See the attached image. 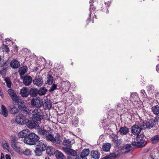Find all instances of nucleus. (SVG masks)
Listing matches in <instances>:
<instances>
[{
	"label": "nucleus",
	"mask_w": 159,
	"mask_h": 159,
	"mask_svg": "<svg viewBox=\"0 0 159 159\" xmlns=\"http://www.w3.org/2000/svg\"><path fill=\"white\" fill-rule=\"evenodd\" d=\"M39 134L42 136L43 138L45 139L48 141H50L54 143L60 144L61 142L59 139H56L54 137L53 134L49 133L47 130L43 129H39L38 130Z\"/></svg>",
	"instance_id": "1"
},
{
	"label": "nucleus",
	"mask_w": 159,
	"mask_h": 159,
	"mask_svg": "<svg viewBox=\"0 0 159 159\" xmlns=\"http://www.w3.org/2000/svg\"><path fill=\"white\" fill-rule=\"evenodd\" d=\"M146 137L143 135H137L134 141L132 143V145L137 148L143 147L147 144Z\"/></svg>",
	"instance_id": "2"
},
{
	"label": "nucleus",
	"mask_w": 159,
	"mask_h": 159,
	"mask_svg": "<svg viewBox=\"0 0 159 159\" xmlns=\"http://www.w3.org/2000/svg\"><path fill=\"white\" fill-rule=\"evenodd\" d=\"M39 139V137L34 133H31L29 134L27 137L24 139V142L28 145H35Z\"/></svg>",
	"instance_id": "3"
},
{
	"label": "nucleus",
	"mask_w": 159,
	"mask_h": 159,
	"mask_svg": "<svg viewBox=\"0 0 159 159\" xmlns=\"http://www.w3.org/2000/svg\"><path fill=\"white\" fill-rule=\"evenodd\" d=\"M33 118L34 120L40 121L43 118V113L39 109H35L31 113Z\"/></svg>",
	"instance_id": "4"
},
{
	"label": "nucleus",
	"mask_w": 159,
	"mask_h": 159,
	"mask_svg": "<svg viewBox=\"0 0 159 159\" xmlns=\"http://www.w3.org/2000/svg\"><path fill=\"white\" fill-rule=\"evenodd\" d=\"M155 120H153V119L148 120L145 122L141 121L139 123V125L141 127H143V129L148 128L149 129H151L155 126Z\"/></svg>",
	"instance_id": "5"
},
{
	"label": "nucleus",
	"mask_w": 159,
	"mask_h": 159,
	"mask_svg": "<svg viewBox=\"0 0 159 159\" xmlns=\"http://www.w3.org/2000/svg\"><path fill=\"white\" fill-rule=\"evenodd\" d=\"M30 102L32 106L37 108H40L43 105V100L39 97L33 98Z\"/></svg>",
	"instance_id": "6"
},
{
	"label": "nucleus",
	"mask_w": 159,
	"mask_h": 159,
	"mask_svg": "<svg viewBox=\"0 0 159 159\" xmlns=\"http://www.w3.org/2000/svg\"><path fill=\"white\" fill-rule=\"evenodd\" d=\"M143 127L139 125H139H134L131 127V132L134 135H138L141 131Z\"/></svg>",
	"instance_id": "7"
},
{
	"label": "nucleus",
	"mask_w": 159,
	"mask_h": 159,
	"mask_svg": "<svg viewBox=\"0 0 159 159\" xmlns=\"http://www.w3.org/2000/svg\"><path fill=\"white\" fill-rule=\"evenodd\" d=\"M89 154V150L88 149H84L83 150L80 155H78L76 159H87V157Z\"/></svg>",
	"instance_id": "8"
},
{
	"label": "nucleus",
	"mask_w": 159,
	"mask_h": 159,
	"mask_svg": "<svg viewBox=\"0 0 159 159\" xmlns=\"http://www.w3.org/2000/svg\"><path fill=\"white\" fill-rule=\"evenodd\" d=\"M7 92L13 101L16 103L19 102V97L17 96L14 90L11 89H8Z\"/></svg>",
	"instance_id": "9"
},
{
	"label": "nucleus",
	"mask_w": 159,
	"mask_h": 159,
	"mask_svg": "<svg viewBox=\"0 0 159 159\" xmlns=\"http://www.w3.org/2000/svg\"><path fill=\"white\" fill-rule=\"evenodd\" d=\"M26 119L25 116L20 114L16 116V120L17 123L22 125L26 123Z\"/></svg>",
	"instance_id": "10"
},
{
	"label": "nucleus",
	"mask_w": 159,
	"mask_h": 159,
	"mask_svg": "<svg viewBox=\"0 0 159 159\" xmlns=\"http://www.w3.org/2000/svg\"><path fill=\"white\" fill-rule=\"evenodd\" d=\"M33 83L35 85L38 86H41L43 83V78L40 76L35 77L33 80Z\"/></svg>",
	"instance_id": "11"
},
{
	"label": "nucleus",
	"mask_w": 159,
	"mask_h": 159,
	"mask_svg": "<svg viewBox=\"0 0 159 159\" xmlns=\"http://www.w3.org/2000/svg\"><path fill=\"white\" fill-rule=\"evenodd\" d=\"M32 78L29 75H26L24 76L23 78V83L26 86L30 85L32 83Z\"/></svg>",
	"instance_id": "12"
},
{
	"label": "nucleus",
	"mask_w": 159,
	"mask_h": 159,
	"mask_svg": "<svg viewBox=\"0 0 159 159\" xmlns=\"http://www.w3.org/2000/svg\"><path fill=\"white\" fill-rule=\"evenodd\" d=\"M17 143L16 140L13 139L11 142V146L18 153L20 152V151L21 148L17 146Z\"/></svg>",
	"instance_id": "13"
},
{
	"label": "nucleus",
	"mask_w": 159,
	"mask_h": 159,
	"mask_svg": "<svg viewBox=\"0 0 159 159\" xmlns=\"http://www.w3.org/2000/svg\"><path fill=\"white\" fill-rule=\"evenodd\" d=\"M70 86V83L68 81H63V88L61 89V92L65 93L67 92L69 89Z\"/></svg>",
	"instance_id": "14"
},
{
	"label": "nucleus",
	"mask_w": 159,
	"mask_h": 159,
	"mask_svg": "<svg viewBox=\"0 0 159 159\" xmlns=\"http://www.w3.org/2000/svg\"><path fill=\"white\" fill-rule=\"evenodd\" d=\"M20 103H21V105L18 106L19 108V109L20 110L24 113L27 114L29 110L25 106V103L22 101H21L20 102Z\"/></svg>",
	"instance_id": "15"
},
{
	"label": "nucleus",
	"mask_w": 159,
	"mask_h": 159,
	"mask_svg": "<svg viewBox=\"0 0 159 159\" xmlns=\"http://www.w3.org/2000/svg\"><path fill=\"white\" fill-rule=\"evenodd\" d=\"M36 147L39 149L45 150L46 149V145L42 141H38L35 144Z\"/></svg>",
	"instance_id": "16"
},
{
	"label": "nucleus",
	"mask_w": 159,
	"mask_h": 159,
	"mask_svg": "<svg viewBox=\"0 0 159 159\" xmlns=\"http://www.w3.org/2000/svg\"><path fill=\"white\" fill-rule=\"evenodd\" d=\"M20 94L23 97H27L30 94L29 89L27 88H23L20 90Z\"/></svg>",
	"instance_id": "17"
},
{
	"label": "nucleus",
	"mask_w": 159,
	"mask_h": 159,
	"mask_svg": "<svg viewBox=\"0 0 159 159\" xmlns=\"http://www.w3.org/2000/svg\"><path fill=\"white\" fill-rule=\"evenodd\" d=\"M10 66L13 68H17L20 66V63L17 60L13 59L10 63Z\"/></svg>",
	"instance_id": "18"
},
{
	"label": "nucleus",
	"mask_w": 159,
	"mask_h": 159,
	"mask_svg": "<svg viewBox=\"0 0 159 159\" xmlns=\"http://www.w3.org/2000/svg\"><path fill=\"white\" fill-rule=\"evenodd\" d=\"M46 152L47 154L51 156V155L55 154V152L57 151L55 149L52 147H48L46 148Z\"/></svg>",
	"instance_id": "19"
},
{
	"label": "nucleus",
	"mask_w": 159,
	"mask_h": 159,
	"mask_svg": "<svg viewBox=\"0 0 159 159\" xmlns=\"http://www.w3.org/2000/svg\"><path fill=\"white\" fill-rule=\"evenodd\" d=\"M64 151L69 155L73 156H77V152L74 150L70 148H65Z\"/></svg>",
	"instance_id": "20"
},
{
	"label": "nucleus",
	"mask_w": 159,
	"mask_h": 159,
	"mask_svg": "<svg viewBox=\"0 0 159 159\" xmlns=\"http://www.w3.org/2000/svg\"><path fill=\"white\" fill-rule=\"evenodd\" d=\"M43 105L45 110L50 109L52 105L50 101L48 99L45 100L44 103Z\"/></svg>",
	"instance_id": "21"
},
{
	"label": "nucleus",
	"mask_w": 159,
	"mask_h": 159,
	"mask_svg": "<svg viewBox=\"0 0 159 159\" xmlns=\"http://www.w3.org/2000/svg\"><path fill=\"white\" fill-rule=\"evenodd\" d=\"M29 134V132L28 129H24L19 133L18 136L20 138H25L27 137Z\"/></svg>",
	"instance_id": "22"
},
{
	"label": "nucleus",
	"mask_w": 159,
	"mask_h": 159,
	"mask_svg": "<svg viewBox=\"0 0 159 159\" xmlns=\"http://www.w3.org/2000/svg\"><path fill=\"white\" fill-rule=\"evenodd\" d=\"M10 111L12 114H16L19 111L18 109L15 105H11L9 106Z\"/></svg>",
	"instance_id": "23"
},
{
	"label": "nucleus",
	"mask_w": 159,
	"mask_h": 159,
	"mask_svg": "<svg viewBox=\"0 0 159 159\" xmlns=\"http://www.w3.org/2000/svg\"><path fill=\"white\" fill-rule=\"evenodd\" d=\"M129 132V129L126 127H123L120 128L119 132L122 135H125Z\"/></svg>",
	"instance_id": "24"
},
{
	"label": "nucleus",
	"mask_w": 159,
	"mask_h": 159,
	"mask_svg": "<svg viewBox=\"0 0 159 159\" xmlns=\"http://www.w3.org/2000/svg\"><path fill=\"white\" fill-rule=\"evenodd\" d=\"M27 126L28 128L32 129L36 127V122L32 120H29L26 123Z\"/></svg>",
	"instance_id": "25"
},
{
	"label": "nucleus",
	"mask_w": 159,
	"mask_h": 159,
	"mask_svg": "<svg viewBox=\"0 0 159 159\" xmlns=\"http://www.w3.org/2000/svg\"><path fill=\"white\" fill-rule=\"evenodd\" d=\"M63 145L66 148H70L71 147V141L70 139H65L63 142Z\"/></svg>",
	"instance_id": "26"
},
{
	"label": "nucleus",
	"mask_w": 159,
	"mask_h": 159,
	"mask_svg": "<svg viewBox=\"0 0 159 159\" xmlns=\"http://www.w3.org/2000/svg\"><path fill=\"white\" fill-rule=\"evenodd\" d=\"M30 96L32 97L36 96L38 94V90L36 88H31L30 89Z\"/></svg>",
	"instance_id": "27"
},
{
	"label": "nucleus",
	"mask_w": 159,
	"mask_h": 159,
	"mask_svg": "<svg viewBox=\"0 0 159 159\" xmlns=\"http://www.w3.org/2000/svg\"><path fill=\"white\" fill-rule=\"evenodd\" d=\"M0 113L4 117H7L8 115V112L6 107L3 105L1 106V111Z\"/></svg>",
	"instance_id": "28"
},
{
	"label": "nucleus",
	"mask_w": 159,
	"mask_h": 159,
	"mask_svg": "<svg viewBox=\"0 0 159 159\" xmlns=\"http://www.w3.org/2000/svg\"><path fill=\"white\" fill-rule=\"evenodd\" d=\"M151 110L154 114L157 115L159 114V106L156 105L153 106L152 107Z\"/></svg>",
	"instance_id": "29"
},
{
	"label": "nucleus",
	"mask_w": 159,
	"mask_h": 159,
	"mask_svg": "<svg viewBox=\"0 0 159 159\" xmlns=\"http://www.w3.org/2000/svg\"><path fill=\"white\" fill-rule=\"evenodd\" d=\"M56 157L58 159H66V157L60 151H57L55 152V154Z\"/></svg>",
	"instance_id": "30"
},
{
	"label": "nucleus",
	"mask_w": 159,
	"mask_h": 159,
	"mask_svg": "<svg viewBox=\"0 0 159 159\" xmlns=\"http://www.w3.org/2000/svg\"><path fill=\"white\" fill-rule=\"evenodd\" d=\"M91 155L92 157L95 159H98L100 156V153L97 151H92Z\"/></svg>",
	"instance_id": "31"
},
{
	"label": "nucleus",
	"mask_w": 159,
	"mask_h": 159,
	"mask_svg": "<svg viewBox=\"0 0 159 159\" xmlns=\"http://www.w3.org/2000/svg\"><path fill=\"white\" fill-rule=\"evenodd\" d=\"M111 144L110 143H105L104 144L102 147V148L103 150L105 152H108L109 151Z\"/></svg>",
	"instance_id": "32"
},
{
	"label": "nucleus",
	"mask_w": 159,
	"mask_h": 159,
	"mask_svg": "<svg viewBox=\"0 0 159 159\" xmlns=\"http://www.w3.org/2000/svg\"><path fill=\"white\" fill-rule=\"evenodd\" d=\"M31 152L30 149H26L24 151L21 148L20 151V152H19L18 153L20 154H23L25 155L29 156L31 155Z\"/></svg>",
	"instance_id": "33"
},
{
	"label": "nucleus",
	"mask_w": 159,
	"mask_h": 159,
	"mask_svg": "<svg viewBox=\"0 0 159 159\" xmlns=\"http://www.w3.org/2000/svg\"><path fill=\"white\" fill-rule=\"evenodd\" d=\"M53 81V77L51 75H48L47 76V81L46 84L48 85H50L52 84Z\"/></svg>",
	"instance_id": "34"
},
{
	"label": "nucleus",
	"mask_w": 159,
	"mask_h": 159,
	"mask_svg": "<svg viewBox=\"0 0 159 159\" xmlns=\"http://www.w3.org/2000/svg\"><path fill=\"white\" fill-rule=\"evenodd\" d=\"M152 143H155L159 141V135L153 136L151 139Z\"/></svg>",
	"instance_id": "35"
},
{
	"label": "nucleus",
	"mask_w": 159,
	"mask_h": 159,
	"mask_svg": "<svg viewBox=\"0 0 159 159\" xmlns=\"http://www.w3.org/2000/svg\"><path fill=\"white\" fill-rule=\"evenodd\" d=\"M47 91V90L45 87H42L38 90V94L39 95H43Z\"/></svg>",
	"instance_id": "36"
},
{
	"label": "nucleus",
	"mask_w": 159,
	"mask_h": 159,
	"mask_svg": "<svg viewBox=\"0 0 159 159\" xmlns=\"http://www.w3.org/2000/svg\"><path fill=\"white\" fill-rule=\"evenodd\" d=\"M27 69V67L26 66H23L20 67L19 69V72L20 75H23L26 72Z\"/></svg>",
	"instance_id": "37"
},
{
	"label": "nucleus",
	"mask_w": 159,
	"mask_h": 159,
	"mask_svg": "<svg viewBox=\"0 0 159 159\" xmlns=\"http://www.w3.org/2000/svg\"><path fill=\"white\" fill-rule=\"evenodd\" d=\"M147 89L149 93H153L154 91V87L151 84L149 85L147 87Z\"/></svg>",
	"instance_id": "38"
},
{
	"label": "nucleus",
	"mask_w": 159,
	"mask_h": 159,
	"mask_svg": "<svg viewBox=\"0 0 159 159\" xmlns=\"http://www.w3.org/2000/svg\"><path fill=\"white\" fill-rule=\"evenodd\" d=\"M44 151V150L43 149L42 150L40 149H39L36 147L35 150L34 151V152L35 155L39 156L42 155V152Z\"/></svg>",
	"instance_id": "39"
},
{
	"label": "nucleus",
	"mask_w": 159,
	"mask_h": 159,
	"mask_svg": "<svg viewBox=\"0 0 159 159\" xmlns=\"http://www.w3.org/2000/svg\"><path fill=\"white\" fill-rule=\"evenodd\" d=\"M131 100H133L134 101H136L138 99L139 97L137 93H132L130 96Z\"/></svg>",
	"instance_id": "40"
},
{
	"label": "nucleus",
	"mask_w": 159,
	"mask_h": 159,
	"mask_svg": "<svg viewBox=\"0 0 159 159\" xmlns=\"http://www.w3.org/2000/svg\"><path fill=\"white\" fill-rule=\"evenodd\" d=\"M117 157L116 154L112 153L106 156L104 158L106 159H114Z\"/></svg>",
	"instance_id": "41"
},
{
	"label": "nucleus",
	"mask_w": 159,
	"mask_h": 159,
	"mask_svg": "<svg viewBox=\"0 0 159 159\" xmlns=\"http://www.w3.org/2000/svg\"><path fill=\"white\" fill-rule=\"evenodd\" d=\"M73 120H72V123L76 127H77L78 124L79 123V120L78 118L77 117H73Z\"/></svg>",
	"instance_id": "42"
},
{
	"label": "nucleus",
	"mask_w": 159,
	"mask_h": 159,
	"mask_svg": "<svg viewBox=\"0 0 159 159\" xmlns=\"http://www.w3.org/2000/svg\"><path fill=\"white\" fill-rule=\"evenodd\" d=\"M131 146L130 144H126L125 146L123 148L125 150L124 152L127 153L129 152L131 150Z\"/></svg>",
	"instance_id": "43"
},
{
	"label": "nucleus",
	"mask_w": 159,
	"mask_h": 159,
	"mask_svg": "<svg viewBox=\"0 0 159 159\" xmlns=\"http://www.w3.org/2000/svg\"><path fill=\"white\" fill-rule=\"evenodd\" d=\"M3 148L4 149H6L9 151V146L8 143L6 141H3L2 142Z\"/></svg>",
	"instance_id": "44"
},
{
	"label": "nucleus",
	"mask_w": 159,
	"mask_h": 159,
	"mask_svg": "<svg viewBox=\"0 0 159 159\" xmlns=\"http://www.w3.org/2000/svg\"><path fill=\"white\" fill-rule=\"evenodd\" d=\"M7 87L10 88L11 87V82L9 78H6L5 80Z\"/></svg>",
	"instance_id": "45"
},
{
	"label": "nucleus",
	"mask_w": 159,
	"mask_h": 159,
	"mask_svg": "<svg viewBox=\"0 0 159 159\" xmlns=\"http://www.w3.org/2000/svg\"><path fill=\"white\" fill-rule=\"evenodd\" d=\"M57 84H53L52 86L49 89V91L52 92L55 89H57Z\"/></svg>",
	"instance_id": "46"
},
{
	"label": "nucleus",
	"mask_w": 159,
	"mask_h": 159,
	"mask_svg": "<svg viewBox=\"0 0 159 159\" xmlns=\"http://www.w3.org/2000/svg\"><path fill=\"white\" fill-rule=\"evenodd\" d=\"M2 47L4 51L5 52L7 53H8L9 52V48L8 46L3 45Z\"/></svg>",
	"instance_id": "47"
},
{
	"label": "nucleus",
	"mask_w": 159,
	"mask_h": 159,
	"mask_svg": "<svg viewBox=\"0 0 159 159\" xmlns=\"http://www.w3.org/2000/svg\"><path fill=\"white\" fill-rule=\"evenodd\" d=\"M95 9V8H94V7L93 6V4H90V8H89V11L90 12V14L89 15V16L90 17H91V14L92 13V12L94 11Z\"/></svg>",
	"instance_id": "48"
},
{
	"label": "nucleus",
	"mask_w": 159,
	"mask_h": 159,
	"mask_svg": "<svg viewBox=\"0 0 159 159\" xmlns=\"http://www.w3.org/2000/svg\"><path fill=\"white\" fill-rule=\"evenodd\" d=\"M115 143L116 146L119 147L121 143V140L120 139L116 140Z\"/></svg>",
	"instance_id": "49"
},
{
	"label": "nucleus",
	"mask_w": 159,
	"mask_h": 159,
	"mask_svg": "<svg viewBox=\"0 0 159 159\" xmlns=\"http://www.w3.org/2000/svg\"><path fill=\"white\" fill-rule=\"evenodd\" d=\"M63 81L61 82V83L58 85H57V89H60L61 90L63 88Z\"/></svg>",
	"instance_id": "50"
},
{
	"label": "nucleus",
	"mask_w": 159,
	"mask_h": 159,
	"mask_svg": "<svg viewBox=\"0 0 159 159\" xmlns=\"http://www.w3.org/2000/svg\"><path fill=\"white\" fill-rule=\"evenodd\" d=\"M1 57L0 56V66H6V65L7 66V62H3L2 63V62L1 61Z\"/></svg>",
	"instance_id": "51"
},
{
	"label": "nucleus",
	"mask_w": 159,
	"mask_h": 159,
	"mask_svg": "<svg viewBox=\"0 0 159 159\" xmlns=\"http://www.w3.org/2000/svg\"><path fill=\"white\" fill-rule=\"evenodd\" d=\"M140 93H141V94H142V96H143V97H145V95H146V93L145 92L144 90H143V89L141 90L140 91Z\"/></svg>",
	"instance_id": "52"
},
{
	"label": "nucleus",
	"mask_w": 159,
	"mask_h": 159,
	"mask_svg": "<svg viewBox=\"0 0 159 159\" xmlns=\"http://www.w3.org/2000/svg\"><path fill=\"white\" fill-rule=\"evenodd\" d=\"M153 120H155V123L156 125V122L159 120V116H157L155 117V119H153Z\"/></svg>",
	"instance_id": "53"
},
{
	"label": "nucleus",
	"mask_w": 159,
	"mask_h": 159,
	"mask_svg": "<svg viewBox=\"0 0 159 159\" xmlns=\"http://www.w3.org/2000/svg\"><path fill=\"white\" fill-rule=\"evenodd\" d=\"M155 96L156 99H159V92H157Z\"/></svg>",
	"instance_id": "54"
},
{
	"label": "nucleus",
	"mask_w": 159,
	"mask_h": 159,
	"mask_svg": "<svg viewBox=\"0 0 159 159\" xmlns=\"http://www.w3.org/2000/svg\"><path fill=\"white\" fill-rule=\"evenodd\" d=\"M5 157L6 159H11L10 156L8 154H6V155Z\"/></svg>",
	"instance_id": "55"
},
{
	"label": "nucleus",
	"mask_w": 159,
	"mask_h": 159,
	"mask_svg": "<svg viewBox=\"0 0 159 159\" xmlns=\"http://www.w3.org/2000/svg\"><path fill=\"white\" fill-rule=\"evenodd\" d=\"M156 69L157 71L159 72V64L156 67Z\"/></svg>",
	"instance_id": "56"
},
{
	"label": "nucleus",
	"mask_w": 159,
	"mask_h": 159,
	"mask_svg": "<svg viewBox=\"0 0 159 159\" xmlns=\"http://www.w3.org/2000/svg\"><path fill=\"white\" fill-rule=\"evenodd\" d=\"M4 155L2 153H1V156H0V159H3L4 158Z\"/></svg>",
	"instance_id": "57"
},
{
	"label": "nucleus",
	"mask_w": 159,
	"mask_h": 159,
	"mask_svg": "<svg viewBox=\"0 0 159 159\" xmlns=\"http://www.w3.org/2000/svg\"><path fill=\"white\" fill-rule=\"evenodd\" d=\"M94 0H90L89 1V3L90 4H92V3L94 2Z\"/></svg>",
	"instance_id": "58"
},
{
	"label": "nucleus",
	"mask_w": 159,
	"mask_h": 159,
	"mask_svg": "<svg viewBox=\"0 0 159 159\" xmlns=\"http://www.w3.org/2000/svg\"><path fill=\"white\" fill-rule=\"evenodd\" d=\"M4 70H0V74L1 75H2L3 72H4Z\"/></svg>",
	"instance_id": "59"
},
{
	"label": "nucleus",
	"mask_w": 159,
	"mask_h": 159,
	"mask_svg": "<svg viewBox=\"0 0 159 159\" xmlns=\"http://www.w3.org/2000/svg\"><path fill=\"white\" fill-rule=\"evenodd\" d=\"M67 158L68 159H72V157H68Z\"/></svg>",
	"instance_id": "60"
},
{
	"label": "nucleus",
	"mask_w": 159,
	"mask_h": 159,
	"mask_svg": "<svg viewBox=\"0 0 159 159\" xmlns=\"http://www.w3.org/2000/svg\"><path fill=\"white\" fill-rule=\"evenodd\" d=\"M6 40V42H7V41H8L9 42V39H5Z\"/></svg>",
	"instance_id": "61"
},
{
	"label": "nucleus",
	"mask_w": 159,
	"mask_h": 159,
	"mask_svg": "<svg viewBox=\"0 0 159 159\" xmlns=\"http://www.w3.org/2000/svg\"><path fill=\"white\" fill-rule=\"evenodd\" d=\"M120 104H119L118 105H117V107H120Z\"/></svg>",
	"instance_id": "62"
},
{
	"label": "nucleus",
	"mask_w": 159,
	"mask_h": 159,
	"mask_svg": "<svg viewBox=\"0 0 159 159\" xmlns=\"http://www.w3.org/2000/svg\"><path fill=\"white\" fill-rule=\"evenodd\" d=\"M106 9H108V8L107 7Z\"/></svg>",
	"instance_id": "63"
},
{
	"label": "nucleus",
	"mask_w": 159,
	"mask_h": 159,
	"mask_svg": "<svg viewBox=\"0 0 159 159\" xmlns=\"http://www.w3.org/2000/svg\"><path fill=\"white\" fill-rule=\"evenodd\" d=\"M152 159H154V158H152Z\"/></svg>",
	"instance_id": "64"
}]
</instances>
